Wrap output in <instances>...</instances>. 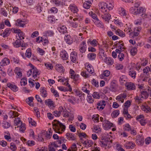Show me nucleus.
Returning a JSON list of instances; mask_svg holds the SVG:
<instances>
[{"label": "nucleus", "instance_id": "obj_1", "mask_svg": "<svg viewBox=\"0 0 151 151\" xmlns=\"http://www.w3.org/2000/svg\"><path fill=\"white\" fill-rule=\"evenodd\" d=\"M52 124L53 128L56 133L61 134L65 130V126L58 121L54 120Z\"/></svg>", "mask_w": 151, "mask_h": 151}, {"label": "nucleus", "instance_id": "obj_2", "mask_svg": "<svg viewBox=\"0 0 151 151\" xmlns=\"http://www.w3.org/2000/svg\"><path fill=\"white\" fill-rule=\"evenodd\" d=\"M136 119V120L139 122L141 125L142 126H144L147 123L146 119L143 114H140L137 116Z\"/></svg>", "mask_w": 151, "mask_h": 151}, {"label": "nucleus", "instance_id": "obj_3", "mask_svg": "<svg viewBox=\"0 0 151 151\" xmlns=\"http://www.w3.org/2000/svg\"><path fill=\"white\" fill-rule=\"evenodd\" d=\"M99 9L102 12L105 13L107 11V4L104 2H101L99 4Z\"/></svg>", "mask_w": 151, "mask_h": 151}, {"label": "nucleus", "instance_id": "obj_4", "mask_svg": "<svg viewBox=\"0 0 151 151\" xmlns=\"http://www.w3.org/2000/svg\"><path fill=\"white\" fill-rule=\"evenodd\" d=\"M29 65L32 70V76L34 78H37V75H39L40 73L34 66L30 64Z\"/></svg>", "mask_w": 151, "mask_h": 151}, {"label": "nucleus", "instance_id": "obj_5", "mask_svg": "<svg viewBox=\"0 0 151 151\" xmlns=\"http://www.w3.org/2000/svg\"><path fill=\"white\" fill-rule=\"evenodd\" d=\"M113 124L108 120H105L103 124V126L104 129L108 130L113 127Z\"/></svg>", "mask_w": 151, "mask_h": 151}, {"label": "nucleus", "instance_id": "obj_6", "mask_svg": "<svg viewBox=\"0 0 151 151\" xmlns=\"http://www.w3.org/2000/svg\"><path fill=\"white\" fill-rule=\"evenodd\" d=\"M59 146L55 142H52L48 146V151H55Z\"/></svg>", "mask_w": 151, "mask_h": 151}, {"label": "nucleus", "instance_id": "obj_7", "mask_svg": "<svg viewBox=\"0 0 151 151\" xmlns=\"http://www.w3.org/2000/svg\"><path fill=\"white\" fill-rule=\"evenodd\" d=\"M140 4L139 2H138L137 6L136 8V15L144 14L146 11V9L145 8L139 6Z\"/></svg>", "mask_w": 151, "mask_h": 151}, {"label": "nucleus", "instance_id": "obj_8", "mask_svg": "<svg viewBox=\"0 0 151 151\" xmlns=\"http://www.w3.org/2000/svg\"><path fill=\"white\" fill-rule=\"evenodd\" d=\"M70 58L71 61L73 63H76L77 62H78L77 61V53L75 52H72L70 53Z\"/></svg>", "mask_w": 151, "mask_h": 151}, {"label": "nucleus", "instance_id": "obj_9", "mask_svg": "<svg viewBox=\"0 0 151 151\" xmlns=\"http://www.w3.org/2000/svg\"><path fill=\"white\" fill-rule=\"evenodd\" d=\"M79 47L80 52L81 53L84 52L86 51V42L84 41L82 42L80 44Z\"/></svg>", "mask_w": 151, "mask_h": 151}, {"label": "nucleus", "instance_id": "obj_10", "mask_svg": "<svg viewBox=\"0 0 151 151\" xmlns=\"http://www.w3.org/2000/svg\"><path fill=\"white\" fill-rule=\"evenodd\" d=\"M125 86L129 90H134L135 88V85L132 82H127L125 84Z\"/></svg>", "mask_w": 151, "mask_h": 151}, {"label": "nucleus", "instance_id": "obj_11", "mask_svg": "<svg viewBox=\"0 0 151 151\" xmlns=\"http://www.w3.org/2000/svg\"><path fill=\"white\" fill-rule=\"evenodd\" d=\"M139 30L137 28H135L134 29V31L131 32L129 34L130 37L131 38H134L138 35Z\"/></svg>", "mask_w": 151, "mask_h": 151}, {"label": "nucleus", "instance_id": "obj_12", "mask_svg": "<svg viewBox=\"0 0 151 151\" xmlns=\"http://www.w3.org/2000/svg\"><path fill=\"white\" fill-rule=\"evenodd\" d=\"M144 138L142 137L138 136L136 138V143L139 145H142L144 143Z\"/></svg>", "mask_w": 151, "mask_h": 151}, {"label": "nucleus", "instance_id": "obj_13", "mask_svg": "<svg viewBox=\"0 0 151 151\" xmlns=\"http://www.w3.org/2000/svg\"><path fill=\"white\" fill-rule=\"evenodd\" d=\"M127 97V95L125 93L121 94L118 96L116 98V99L121 103L124 102V99Z\"/></svg>", "mask_w": 151, "mask_h": 151}, {"label": "nucleus", "instance_id": "obj_14", "mask_svg": "<svg viewBox=\"0 0 151 151\" xmlns=\"http://www.w3.org/2000/svg\"><path fill=\"white\" fill-rule=\"evenodd\" d=\"M93 142L91 140L87 139L84 141L83 144L86 147H89L92 146L93 144Z\"/></svg>", "mask_w": 151, "mask_h": 151}, {"label": "nucleus", "instance_id": "obj_15", "mask_svg": "<svg viewBox=\"0 0 151 151\" xmlns=\"http://www.w3.org/2000/svg\"><path fill=\"white\" fill-rule=\"evenodd\" d=\"M110 72L109 70H105L103 72V74L100 75V78L102 79H106L105 77H108L110 75Z\"/></svg>", "mask_w": 151, "mask_h": 151}, {"label": "nucleus", "instance_id": "obj_16", "mask_svg": "<svg viewBox=\"0 0 151 151\" xmlns=\"http://www.w3.org/2000/svg\"><path fill=\"white\" fill-rule=\"evenodd\" d=\"M104 62L109 65H112L114 63L113 59L109 57H106L104 59Z\"/></svg>", "mask_w": 151, "mask_h": 151}, {"label": "nucleus", "instance_id": "obj_17", "mask_svg": "<svg viewBox=\"0 0 151 151\" xmlns=\"http://www.w3.org/2000/svg\"><path fill=\"white\" fill-rule=\"evenodd\" d=\"M97 105L98 106L97 108L99 109L102 110L104 108L106 105L105 102L104 100L100 101L98 103Z\"/></svg>", "mask_w": 151, "mask_h": 151}, {"label": "nucleus", "instance_id": "obj_18", "mask_svg": "<svg viewBox=\"0 0 151 151\" xmlns=\"http://www.w3.org/2000/svg\"><path fill=\"white\" fill-rule=\"evenodd\" d=\"M60 55V57L63 60H67L68 59V54L67 52L65 50H63L61 52Z\"/></svg>", "mask_w": 151, "mask_h": 151}, {"label": "nucleus", "instance_id": "obj_19", "mask_svg": "<svg viewBox=\"0 0 151 151\" xmlns=\"http://www.w3.org/2000/svg\"><path fill=\"white\" fill-rule=\"evenodd\" d=\"M58 30L60 33L63 34L67 32V29L65 26H60L58 27Z\"/></svg>", "mask_w": 151, "mask_h": 151}, {"label": "nucleus", "instance_id": "obj_20", "mask_svg": "<svg viewBox=\"0 0 151 151\" xmlns=\"http://www.w3.org/2000/svg\"><path fill=\"white\" fill-rule=\"evenodd\" d=\"M66 135L67 137V139L69 140L73 141L76 140V138L75 135L72 133H67L66 134Z\"/></svg>", "mask_w": 151, "mask_h": 151}, {"label": "nucleus", "instance_id": "obj_21", "mask_svg": "<svg viewBox=\"0 0 151 151\" xmlns=\"http://www.w3.org/2000/svg\"><path fill=\"white\" fill-rule=\"evenodd\" d=\"M10 63L9 60L6 58H4L0 62L1 65L4 66L8 65Z\"/></svg>", "mask_w": 151, "mask_h": 151}, {"label": "nucleus", "instance_id": "obj_22", "mask_svg": "<svg viewBox=\"0 0 151 151\" xmlns=\"http://www.w3.org/2000/svg\"><path fill=\"white\" fill-rule=\"evenodd\" d=\"M56 70L58 72H63L64 71L63 67L61 64H57L55 66Z\"/></svg>", "mask_w": 151, "mask_h": 151}, {"label": "nucleus", "instance_id": "obj_23", "mask_svg": "<svg viewBox=\"0 0 151 151\" xmlns=\"http://www.w3.org/2000/svg\"><path fill=\"white\" fill-rule=\"evenodd\" d=\"M141 16L143 19H147L148 20H150L151 19V13H149L147 14L144 13L142 14Z\"/></svg>", "mask_w": 151, "mask_h": 151}, {"label": "nucleus", "instance_id": "obj_24", "mask_svg": "<svg viewBox=\"0 0 151 151\" xmlns=\"http://www.w3.org/2000/svg\"><path fill=\"white\" fill-rule=\"evenodd\" d=\"M118 88L117 85L114 82H112L111 83L110 89L112 91H115Z\"/></svg>", "mask_w": 151, "mask_h": 151}, {"label": "nucleus", "instance_id": "obj_25", "mask_svg": "<svg viewBox=\"0 0 151 151\" xmlns=\"http://www.w3.org/2000/svg\"><path fill=\"white\" fill-rule=\"evenodd\" d=\"M127 78L126 76L123 75L120 76L119 78V81L120 84L122 85H123L126 84L127 83L126 82Z\"/></svg>", "mask_w": 151, "mask_h": 151}, {"label": "nucleus", "instance_id": "obj_26", "mask_svg": "<svg viewBox=\"0 0 151 151\" xmlns=\"http://www.w3.org/2000/svg\"><path fill=\"white\" fill-rule=\"evenodd\" d=\"M70 8L72 12L74 13V15L78 12V10L77 7L75 5H70Z\"/></svg>", "mask_w": 151, "mask_h": 151}, {"label": "nucleus", "instance_id": "obj_27", "mask_svg": "<svg viewBox=\"0 0 151 151\" xmlns=\"http://www.w3.org/2000/svg\"><path fill=\"white\" fill-rule=\"evenodd\" d=\"M45 103L46 105H47L50 107H51V108L54 107L55 104L54 102L50 99L46 100Z\"/></svg>", "mask_w": 151, "mask_h": 151}, {"label": "nucleus", "instance_id": "obj_28", "mask_svg": "<svg viewBox=\"0 0 151 151\" xmlns=\"http://www.w3.org/2000/svg\"><path fill=\"white\" fill-rule=\"evenodd\" d=\"M102 19H104L105 21L109 22L111 17V15L109 14L105 13L104 14H102L101 16Z\"/></svg>", "mask_w": 151, "mask_h": 151}, {"label": "nucleus", "instance_id": "obj_29", "mask_svg": "<svg viewBox=\"0 0 151 151\" xmlns=\"http://www.w3.org/2000/svg\"><path fill=\"white\" fill-rule=\"evenodd\" d=\"M40 92L41 95L43 97H46L47 96V91L43 87H41L40 89Z\"/></svg>", "mask_w": 151, "mask_h": 151}, {"label": "nucleus", "instance_id": "obj_30", "mask_svg": "<svg viewBox=\"0 0 151 151\" xmlns=\"http://www.w3.org/2000/svg\"><path fill=\"white\" fill-rule=\"evenodd\" d=\"M22 42L19 38H17L15 42L13 43V45L15 47H18L21 46Z\"/></svg>", "mask_w": 151, "mask_h": 151}, {"label": "nucleus", "instance_id": "obj_31", "mask_svg": "<svg viewBox=\"0 0 151 151\" xmlns=\"http://www.w3.org/2000/svg\"><path fill=\"white\" fill-rule=\"evenodd\" d=\"M135 144L132 142H127L126 147L127 149H132L135 146Z\"/></svg>", "mask_w": 151, "mask_h": 151}, {"label": "nucleus", "instance_id": "obj_32", "mask_svg": "<svg viewBox=\"0 0 151 151\" xmlns=\"http://www.w3.org/2000/svg\"><path fill=\"white\" fill-rule=\"evenodd\" d=\"M14 122L15 126H18L17 127H19L22 123L21 121L20 118L19 117L15 119Z\"/></svg>", "mask_w": 151, "mask_h": 151}, {"label": "nucleus", "instance_id": "obj_33", "mask_svg": "<svg viewBox=\"0 0 151 151\" xmlns=\"http://www.w3.org/2000/svg\"><path fill=\"white\" fill-rule=\"evenodd\" d=\"M16 22V25L17 26L21 27H24L25 25V24H26V23H25L24 24V21L19 19L17 20Z\"/></svg>", "mask_w": 151, "mask_h": 151}, {"label": "nucleus", "instance_id": "obj_34", "mask_svg": "<svg viewBox=\"0 0 151 151\" xmlns=\"http://www.w3.org/2000/svg\"><path fill=\"white\" fill-rule=\"evenodd\" d=\"M91 5V1H85L83 4V6L85 9H88L90 8Z\"/></svg>", "mask_w": 151, "mask_h": 151}, {"label": "nucleus", "instance_id": "obj_35", "mask_svg": "<svg viewBox=\"0 0 151 151\" xmlns=\"http://www.w3.org/2000/svg\"><path fill=\"white\" fill-rule=\"evenodd\" d=\"M110 142H107V140L105 139L102 140V141H100L99 142L100 145L103 147H106L108 146V143Z\"/></svg>", "mask_w": 151, "mask_h": 151}, {"label": "nucleus", "instance_id": "obj_36", "mask_svg": "<svg viewBox=\"0 0 151 151\" xmlns=\"http://www.w3.org/2000/svg\"><path fill=\"white\" fill-rule=\"evenodd\" d=\"M96 55L94 53H89L87 55V58L89 60H93L95 59Z\"/></svg>", "mask_w": 151, "mask_h": 151}, {"label": "nucleus", "instance_id": "obj_37", "mask_svg": "<svg viewBox=\"0 0 151 151\" xmlns=\"http://www.w3.org/2000/svg\"><path fill=\"white\" fill-rule=\"evenodd\" d=\"M33 98L32 97H29L27 99H26V101L29 106H33V105L32 103Z\"/></svg>", "mask_w": 151, "mask_h": 151}, {"label": "nucleus", "instance_id": "obj_38", "mask_svg": "<svg viewBox=\"0 0 151 151\" xmlns=\"http://www.w3.org/2000/svg\"><path fill=\"white\" fill-rule=\"evenodd\" d=\"M74 15L76 17L73 19V21L74 22H75L76 20L81 21L82 20L83 18V16L82 15H80L78 14V13L75 14Z\"/></svg>", "mask_w": 151, "mask_h": 151}, {"label": "nucleus", "instance_id": "obj_39", "mask_svg": "<svg viewBox=\"0 0 151 151\" xmlns=\"http://www.w3.org/2000/svg\"><path fill=\"white\" fill-rule=\"evenodd\" d=\"M64 39L67 43L69 44H71L72 42V40L69 35H66Z\"/></svg>", "mask_w": 151, "mask_h": 151}, {"label": "nucleus", "instance_id": "obj_40", "mask_svg": "<svg viewBox=\"0 0 151 151\" xmlns=\"http://www.w3.org/2000/svg\"><path fill=\"white\" fill-rule=\"evenodd\" d=\"M116 34L121 37H124L125 36V34L122 31L119 29H118L116 31Z\"/></svg>", "mask_w": 151, "mask_h": 151}, {"label": "nucleus", "instance_id": "obj_41", "mask_svg": "<svg viewBox=\"0 0 151 151\" xmlns=\"http://www.w3.org/2000/svg\"><path fill=\"white\" fill-rule=\"evenodd\" d=\"M130 70L129 72V75L133 79L135 78L136 75V73L134 70Z\"/></svg>", "mask_w": 151, "mask_h": 151}, {"label": "nucleus", "instance_id": "obj_42", "mask_svg": "<svg viewBox=\"0 0 151 151\" xmlns=\"http://www.w3.org/2000/svg\"><path fill=\"white\" fill-rule=\"evenodd\" d=\"M7 86L14 91H16L18 90V88L16 86L10 83H8Z\"/></svg>", "mask_w": 151, "mask_h": 151}, {"label": "nucleus", "instance_id": "obj_43", "mask_svg": "<svg viewBox=\"0 0 151 151\" xmlns=\"http://www.w3.org/2000/svg\"><path fill=\"white\" fill-rule=\"evenodd\" d=\"M88 72L90 74L94 72V70L92 66L90 65H88L86 67Z\"/></svg>", "mask_w": 151, "mask_h": 151}, {"label": "nucleus", "instance_id": "obj_44", "mask_svg": "<svg viewBox=\"0 0 151 151\" xmlns=\"http://www.w3.org/2000/svg\"><path fill=\"white\" fill-rule=\"evenodd\" d=\"M137 6L135 5L134 6L131 7L129 9L130 12L132 14L136 15Z\"/></svg>", "mask_w": 151, "mask_h": 151}, {"label": "nucleus", "instance_id": "obj_45", "mask_svg": "<svg viewBox=\"0 0 151 151\" xmlns=\"http://www.w3.org/2000/svg\"><path fill=\"white\" fill-rule=\"evenodd\" d=\"M17 112L11 111L9 113V114L10 116V118H13L14 117H17L18 116V115H17Z\"/></svg>", "mask_w": 151, "mask_h": 151}, {"label": "nucleus", "instance_id": "obj_46", "mask_svg": "<svg viewBox=\"0 0 151 151\" xmlns=\"http://www.w3.org/2000/svg\"><path fill=\"white\" fill-rule=\"evenodd\" d=\"M10 126V124L9 123L6 121H3L2 122V126L4 128L7 129Z\"/></svg>", "mask_w": 151, "mask_h": 151}, {"label": "nucleus", "instance_id": "obj_47", "mask_svg": "<svg viewBox=\"0 0 151 151\" xmlns=\"http://www.w3.org/2000/svg\"><path fill=\"white\" fill-rule=\"evenodd\" d=\"M77 148L76 144L73 143L71 146L69 148L68 151H76Z\"/></svg>", "mask_w": 151, "mask_h": 151}, {"label": "nucleus", "instance_id": "obj_48", "mask_svg": "<svg viewBox=\"0 0 151 151\" xmlns=\"http://www.w3.org/2000/svg\"><path fill=\"white\" fill-rule=\"evenodd\" d=\"M58 81L62 82H64V81H65V82L64 83V85H66V86H67L69 88V91H72V89L70 87V85H69L68 82H67V81L66 80L65 81L63 79H60L59 80H58Z\"/></svg>", "mask_w": 151, "mask_h": 151}, {"label": "nucleus", "instance_id": "obj_49", "mask_svg": "<svg viewBox=\"0 0 151 151\" xmlns=\"http://www.w3.org/2000/svg\"><path fill=\"white\" fill-rule=\"evenodd\" d=\"M142 98H143V96L141 94V95H140L139 96H136L134 99L138 103H139L141 102Z\"/></svg>", "mask_w": 151, "mask_h": 151}, {"label": "nucleus", "instance_id": "obj_50", "mask_svg": "<svg viewBox=\"0 0 151 151\" xmlns=\"http://www.w3.org/2000/svg\"><path fill=\"white\" fill-rule=\"evenodd\" d=\"M119 14L121 15L122 16H126L127 14V12L123 8H121V9L120 10Z\"/></svg>", "mask_w": 151, "mask_h": 151}, {"label": "nucleus", "instance_id": "obj_51", "mask_svg": "<svg viewBox=\"0 0 151 151\" xmlns=\"http://www.w3.org/2000/svg\"><path fill=\"white\" fill-rule=\"evenodd\" d=\"M93 131L96 133H98L101 131V129L99 126L94 125L93 126Z\"/></svg>", "mask_w": 151, "mask_h": 151}, {"label": "nucleus", "instance_id": "obj_52", "mask_svg": "<svg viewBox=\"0 0 151 151\" xmlns=\"http://www.w3.org/2000/svg\"><path fill=\"white\" fill-rule=\"evenodd\" d=\"M51 92L53 93L54 96L56 97H59V93L56 90L53 88H51Z\"/></svg>", "mask_w": 151, "mask_h": 151}, {"label": "nucleus", "instance_id": "obj_53", "mask_svg": "<svg viewBox=\"0 0 151 151\" xmlns=\"http://www.w3.org/2000/svg\"><path fill=\"white\" fill-rule=\"evenodd\" d=\"M119 114V111L116 110L112 112L111 114V116L113 117H116Z\"/></svg>", "mask_w": 151, "mask_h": 151}, {"label": "nucleus", "instance_id": "obj_54", "mask_svg": "<svg viewBox=\"0 0 151 151\" xmlns=\"http://www.w3.org/2000/svg\"><path fill=\"white\" fill-rule=\"evenodd\" d=\"M96 24L98 27H100L103 28L104 27V26L103 23L101 22L99 19L95 22Z\"/></svg>", "mask_w": 151, "mask_h": 151}, {"label": "nucleus", "instance_id": "obj_55", "mask_svg": "<svg viewBox=\"0 0 151 151\" xmlns=\"http://www.w3.org/2000/svg\"><path fill=\"white\" fill-rule=\"evenodd\" d=\"M141 94L143 96V99H147L148 96L147 91H141Z\"/></svg>", "mask_w": 151, "mask_h": 151}, {"label": "nucleus", "instance_id": "obj_56", "mask_svg": "<svg viewBox=\"0 0 151 151\" xmlns=\"http://www.w3.org/2000/svg\"><path fill=\"white\" fill-rule=\"evenodd\" d=\"M131 129L130 125L128 124H126L125 126L124 127V130L128 132H130Z\"/></svg>", "mask_w": 151, "mask_h": 151}, {"label": "nucleus", "instance_id": "obj_57", "mask_svg": "<svg viewBox=\"0 0 151 151\" xmlns=\"http://www.w3.org/2000/svg\"><path fill=\"white\" fill-rule=\"evenodd\" d=\"M25 55L27 57L29 58L31 57V52L30 49H28L26 50Z\"/></svg>", "mask_w": 151, "mask_h": 151}, {"label": "nucleus", "instance_id": "obj_58", "mask_svg": "<svg viewBox=\"0 0 151 151\" xmlns=\"http://www.w3.org/2000/svg\"><path fill=\"white\" fill-rule=\"evenodd\" d=\"M1 13L2 15L5 17H7L8 15V13L6 11V10L4 8H1Z\"/></svg>", "mask_w": 151, "mask_h": 151}, {"label": "nucleus", "instance_id": "obj_59", "mask_svg": "<svg viewBox=\"0 0 151 151\" xmlns=\"http://www.w3.org/2000/svg\"><path fill=\"white\" fill-rule=\"evenodd\" d=\"M93 85H94L95 87H99V82L93 79L91 81Z\"/></svg>", "mask_w": 151, "mask_h": 151}, {"label": "nucleus", "instance_id": "obj_60", "mask_svg": "<svg viewBox=\"0 0 151 151\" xmlns=\"http://www.w3.org/2000/svg\"><path fill=\"white\" fill-rule=\"evenodd\" d=\"M137 51V50L136 47L132 48L130 51L131 55L133 56L135 55L136 54Z\"/></svg>", "mask_w": 151, "mask_h": 151}, {"label": "nucleus", "instance_id": "obj_61", "mask_svg": "<svg viewBox=\"0 0 151 151\" xmlns=\"http://www.w3.org/2000/svg\"><path fill=\"white\" fill-rule=\"evenodd\" d=\"M18 36L19 37L18 38L20 40L24 39V34L23 32H21L18 34Z\"/></svg>", "mask_w": 151, "mask_h": 151}, {"label": "nucleus", "instance_id": "obj_62", "mask_svg": "<svg viewBox=\"0 0 151 151\" xmlns=\"http://www.w3.org/2000/svg\"><path fill=\"white\" fill-rule=\"evenodd\" d=\"M10 148L13 151L17 149L15 145L13 142H12L10 143Z\"/></svg>", "mask_w": 151, "mask_h": 151}, {"label": "nucleus", "instance_id": "obj_63", "mask_svg": "<svg viewBox=\"0 0 151 151\" xmlns=\"http://www.w3.org/2000/svg\"><path fill=\"white\" fill-rule=\"evenodd\" d=\"M46 34L48 36H52L54 35V33L52 31L48 30L46 32Z\"/></svg>", "mask_w": 151, "mask_h": 151}, {"label": "nucleus", "instance_id": "obj_64", "mask_svg": "<svg viewBox=\"0 0 151 151\" xmlns=\"http://www.w3.org/2000/svg\"><path fill=\"white\" fill-rule=\"evenodd\" d=\"M114 4L113 2L112 3H110L108 4H107V10L108 9L109 11L112 9L114 7Z\"/></svg>", "mask_w": 151, "mask_h": 151}]
</instances>
